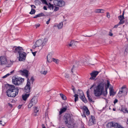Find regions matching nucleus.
I'll return each instance as SVG.
<instances>
[{
	"instance_id": "e433bc0d",
	"label": "nucleus",
	"mask_w": 128,
	"mask_h": 128,
	"mask_svg": "<svg viewBox=\"0 0 128 128\" xmlns=\"http://www.w3.org/2000/svg\"><path fill=\"white\" fill-rule=\"evenodd\" d=\"M39 110L38 108V107H35L34 108V112L35 113H36L38 112Z\"/></svg>"
},
{
	"instance_id": "72a5a7b5",
	"label": "nucleus",
	"mask_w": 128,
	"mask_h": 128,
	"mask_svg": "<svg viewBox=\"0 0 128 128\" xmlns=\"http://www.w3.org/2000/svg\"><path fill=\"white\" fill-rule=\"evenodd\" d=\"M53 61L54 62L56 63L57 64H58L59 62V60L55 58H53Z\"/></svg>"
},
{
	"instance_id": "49530a36",
	"label": "nucleus",
	"mask_w": 128,
	"mask_h": 128,
	"mask_svg": "<svg viewBox=\"0 0 128 128\" xmlns=\"http://www.w3.org/2000/svg\"><path fill=\"white\" fill-rule=\"evenodd\" d=\"M46 42H45L44 41H42V46H45L46 44Z\"/></svg>"
},
{
	"instance_id": "20e7f679",
	"label": "nucleus",
	"mask_w": 128,
	"mask_h": 128,
	"mask_svg": "<svg viewBox=\"0 0 128 128\" xmlns=\"http://www.w3.org/2000/svg\"><path fill=\"white\" fill-rule=\"evenodd\" d=\"M22 47L18 46L16 47L14 51V52L17 54L19 56H26V53L24 51Z\"/></svg>"
},
{
	"instance_id": "79ce46f5",
	"label": "nucleus",
	"mask_w": 128,
	"mask_h": 128,
	"mask_svg": "<svg viewBox=\"0 0 128 128\" xmlns=\"http://www.w3.org/2000/svg\"><path fill=\"white\" fill-rule=\"evenodd\" d=\"M34 105L32 103L30 102V103H29L28 106V108H31L33 105Z\"/></svg>"
},
{
	"instance_id": "a18cd8bd",
	"label": "nucleus",
	"mask_w": 128,
	"mask_h": 128,
	"mask_svg": "<svg viewBox=\"0 0 128 128\" xmlns=\"http://www.w3.org/2000/svg\"><path fill=\"white\" fill-rule=\"evenodd\" d=\"M59 8L57 6H55V8L54 9V11H56L59 10Z\"/></svg>"
},
{
	"instance_id": "f3484780",
	"label": "nucleus",
	"mask_w": 128,
	"mask_h": 128,
	"mask_svg": "<svg viewBox=\"0 0 128 128\" xmlns=\"http://www.w3.org/2000/svg\"><path fill=\"white\" fill-rule=\"evenodd\" d=\"M42 42V40H39L36 42L35 44L37 47L41 46Z\"/></svg>"
},
{
	"instance_id": "5701e85b",
	"label": "nucleus",
	"mask_w": 128,
	"mask_h": 128,
	"mask_svg": "<svg viewBox=\"0 0 128 128\" xmlns=\"http://www.w3.org/2000/svg\"><path fill=\"white\" fill-rule=\"evenodd\" d=\"M44 15L43 13H41L38 14L36 15L35 16L33 17L34 18H36L38 17H39L42 16H44Z\"/></svg>"
},
{
	"instance_id": "37998d69",
	"label": "nucleus",
	"mask_w": 128,
	"mask_h": 128,
	"mask_svg": "<svg viewBox=\"0 0 128 128\" xmlns=\"http://www.w3.org/2000/svg\"><path fill=\"white\" fill-rule=\"evenodd\" d=\"M120 22L118 23L120 25V24H123L124 22V21L123 20H120Z\"/></svg>"
},
{
	"instance_id": "6e6d98bb",
	"label": "nucleus",
	"mask_w": 128,
	"mask_h": 128,
	"mask_svg": "<svg viewBox=\"0 0 128 128\" xmlns=\"http://www.w3.org/2000/svg\"><path fill=\"white\" fill-rule=\"evenodd\" d=\"M119 25V24H118L115 25L114 26V28H117L118 27V26Z\"/></svg>"
},
{
	"instance_id": "ea45409f",
	"label": "nucleus",
	"mask_w": 128,
	"mask_h": 128,
	"mask_svg": "<svg viewBox=\"0 0 128 128\" xmlns=\"http://www.w3.org/2000/svg\"><path fill=\"white\" fill-rule=\"evenodd\" d=\"M73 42L72 41H71L70 42V44H69V47H70L72 46H72H73L74 45V44L73 43Z\"/></svg>"
},
{
	"instance_id": "393cba45",
	"label": "nucleus",
	"mask_w": 128,
	"mask_h": 128,
	"mask_svg": "<svg viewBox=\"0 0 128 128\" xmlns=\"http://www.w3.org/2000/svg\"><path fill=\"white\" fill-rule=\"evenodd\" d=\"M53 58L52 56H47V60L49 62H52L53 61Z\"/></svg>"
},
{
	"instance_id": "a211bd4d",
	"label": "nucleus",
	"mask_w": 128,
	"mask_h": 128,
	"mask_svg": "<svg viewBox=\"0 0 128 128\" xmlns=\"http://www.w3.org/2000/svg\"><path fill=\"white\" fill-rule=\"evenodd\" d=\"M30 95V94L29 93L22 95V98L23 100L24 101H26L27 98L29 97Z\"/></svg>"
},
{
	"instance_id": "603ef678",
	"label": "nucleus",
	"mask_w": 128,
	"mask_h": 128,
	"mask_svg": "<svg viewBox=\"0 0 128 128\" xmlns=\"http://www.w3.org/2000/svg\"><path fill=\"white\" fill-rule=\"evenodd\" d=\"M50 18H49L48 20L46 22V24H48L50 23Z\"/></svg>"
},
{
	"instance_id": "f8f14e48",
	"label": "nucleus",
	"mask_w": 128,
	"mask_h": 128,
	"mask_svg": "<svg viewBox=\"0 0 128 128\" xmlns=\"http://www.w3.org/2000/svg\"><path fill=\"white\" fill-rule=\"evenodd\" d=\"M96 124L95 119L94 116H92L88 124L89 126H91Z\"/></svg>"
},
{
	"instance_id": "c03bdc74",
	"label": "nucleus",
	"mask_w": 128,
	"mask_h": 128,
	"mask_svg": "<svg viewBox=\"0 0 128 128\" xmlns=\"http://www.w3.org/2000/svg\"><path fill=\"white\" fill-rule=\"evenodd\" d=\"M86 113V114L87 115H88L90 114V111L88 110H86L85 111V112Z\"/></svg>"
},
{
	"instance_id": "0eeeda50",
	"label": "nucleus",
	"mask_w": 128,
	"mask_h": 128,
	"mask_svg": "<svg viewBox=\"0 0 128 128\" xmlns=\"http://www.w3.org/2000/svg\"><path fill=\"white\" fill-rule=\"evenodd\" d=\"M119 124L113 122H108L106 125L107 128H118Z\"/></svg>"
},
{
	"instance_id": "4d7b16f0",
	"label": "nucleus",
	"mask_w": 128,
	"mask_h": 128,
	"mask_svg": "<svg viewBox=\"0 0 128 128\" xmlns=\"http://www.w3.org/2000/svg\"><path fill=\"white\" fill-rule=\"evenodd\" d=\"M31 7L32 9H33V8H36V6L34 5H32L31 6Z\"/></svg>"
},
{
	"instance_id": "4c0bfd02",
	"label": "nucleus",
	"mask_w": 128,
	"mask_h": 128,
	"mask_svg": "<svg viewBox=\"0 0 128 128\" xmlns=\"http://www.w3.org/2000/svg\"><path fill=\"white\" fill-rule=\"evenodd\" d=\"M114 92L112 90V89H110V95L111 96L112 95H114Z\"/></svg>"
},
{
	"instance_id": "7ed1b4c3",
	"label": "nucleus",
	"mask_w": 128,
	"mask_h": 128,
	"mask_svg": "<svg viewBox=\"0 0 128 128\" xmlns=\"http://www.w3.org/2000/svg\"><path fill=\"white\" fill-rule=\"evenodd\" d=\"M24 78L21 77H18L16 76L12 78V82L13 84L16 85H18L23 82Z\"/></svg>"
},
{
	"instance_id": "473e14b6",
	"label": "nucleus",
	"mask_w": 128,
	"mask_h": 128,
	"mask_svg": "<svg viewBox=\"0 0 128 128\" xmlns=\"http://www.w3.org/2000/svg\"><path fill=\"white\" fill-rule=\"evenodd\" d=\"M36 10L34 9H33L32 8L31 11L29 13L31 14H34L36 12Z\"/></svg>"
},
{
	"instance_id": "774afa93",
	"label": "nucleus",
	"mask_w": 128,
	"mask_h": 128,
	"mask_svg": "<svg viewBox=\"0 0 128 128\" xmlns=\"http://www.w3.org/2000/svg\"><path fill=\"white\" fill-rule=\"evenodd\" d=\"M118 128H124L122 126H121L119 125L118 127Z\"/></svg>"
},
{
	"instance_id": "c85d7f7f",
	"label": "nucleus",
	"mask_w": 128,
	"mask_h": 128,
	"mask_svg": "<svg viewBox=\"0 0 128 128\" xmlns=\"http://www.w3.org/2000/svg\"><path fill=\"white\" fill-rule=\"evenodd\" d=\"M48 6V7L49 8L50 10H53L54 8V6L53 5H52L50 3L48 4V5H47Z\"/></svg>"
},
{
	"instance_id": "052dcab7",
	"label": "nucleus",
	"mask_w": 128,
	"mask_h": 128,
	"mask_svg": "<svg viewBox=\"0 0 128 128\" xmlns=\"http://www.w3.org/2000/svg\"><path fill=\"white\" fill-rule=\"evenodd\" d=\"M43 8L44 10H47V8H46V6H44L43 7Z\"/></svg>"
},
{
	"instance_id": "bb28decb",
	"label": "nucleus",
	"mask_w": 128,
	"mask_h": 128,
	"mask_svg": "<svg viewBox=\"0 0 128 128\" xmlns=\"http://www.w3.org/2000/svg\"><path fill=\"white\" fill-rule=\"evenodd\" d=\"M124 11H123V12L122 15H120L118 16V18L119 20H123L124 19Z\"/></svg>"
},
{
	"instance_id": "0e129e2a",
	"label": "nucleus",
	"mask_w": 128,
	"mask_h": 128,
	"mask_svg": "<svg viewBox=\"0 0 128 128\" xmlns=\"http://www.w3.org/2000/svg\"><path fill=\"white\" fill-rule=\"evenodd\" d=\"M30 80L32 81V82H33L34 80V79L33 78V77H32Z\"/></svg>"
},
{
	"instance_id": "e2e57ef3",
	"label": "nucleus",
	"mask_w": 128,
	"mask_h": 128,
	"mask_svg": "<svg viewBox=\"0 0 128 128\" xmlns=\"http://www.w3.org/2000/svg\"><path fill=\"white\" fill-rule=\"evenodd\" d=\"M109 35L111 36H112L113 35V34L112 33L110 32L109 34Z\"/></svg>"
},
{
	"instance_id": "09e8293b",
	"label": "nucleus",
	"mask_w": 128,
	"mask_h": 128,
	"mask_svg": "<svg viewBox=\"0 0 128 128\" xmlns=\"http://www.w3.org/2000/svg\"><path fill=\"white\" fill-rule=\"evenodd\" d=\"M10 75V74H6V75L2 77V78H6L8 76H9Z\"/></svg>"
},
{
	"instance_id": "680f3d73",
	"label": "nucleus",
	"mask_w": 128,
	"mask_h": 128,
	"mask_svg": "<svg viewBox=\"0 0 128 128\" xmlns=\"http://www.w3.org/2000/svg\"><path fill=\"white\" fill-rule=\"evenodd\" d=\"M8 104L10 107L12 108V105L11 104H10L9 103H8Z\"/></svg>"
},
{
	"instance_id": "4468645a",
	"label": "nucleus",
	"mask_w": 128,
	"mask_h": 128,
	"mask_svg": "<svg viewBox=\"0 0 128 128\" xmlns=\"http://www.w3.org/2000/svg\"><path fill=\"white\" fill-rule=\"evenodd\" d=\"M75 124V123L72 120L71 121H70L69 123H68L66 125L69 128H74Z\"/></svg>"
},
{
	"instance_id": "864d4df0",
	"label": "nucleus",
	"mask_w": 128,
	"mask_h": 128,
	"mask_svg": "<svg viewBox=\"0 0 128 128\" xmlns=\"http://www.w3.org/2000/svg\"><path fill=\"white\" fill-rule=\"evenodd\" d=\"M40 26V24H37L35 25V26L36 28L39 27Z\"/></svg>"
},
{
	"instance_id": "338daca9",
	"label": "nucleus",
	"mask_w": 128,
	"mask_h": 128,
	"mask_svg": "<svg viewBox=\"0 0 128 128\" xmlns=\"http://www.w3.org/2000/svg\"><path fill=\"white\" fill-rule=\"evenodd\" d=\"M42 128H46L44 124H42Z\"/></svg>"
},
{
	"instance_id": "412c9836",
	"label": "nucleus",
	"mask_w": 128,
	"mask_h": 128,
	"mask_svg": "<svg viewBox=\"0 0 128 128\" xmlns=\"http://www.w3.org/2000/svg\"><path fill=\"white\" fill-rule=\"evenodd\" d=\"M104 10L102 9H97L95 11V12L96 13H103L104 12Z\"/></svg>"
},
{
	"instance_id": "9d476101",
	"label": "nucleus",
	"mask_w": 128,
	"mask_h": 128,
	"mask_svg": "<svg viewBox=\"0 0 128 128\" xmlns=\"http://www.w3.org/2000/svg\"><path fill=\"white\" fill-rule=\"evenodd\" d=\"M80 98L81 100L85 103L87 102V101L85 98L84 93L82 91L80 90Z\"/></svg>"
},
{
	"instance_id": "f257e3e1",
	"label": "nucleus",
	"mask_w": 128,
	"mask_h": 128,
	"mask_svg": "<svg viewBox=\"0 0 128 128\" xmlns=\"http://www.w3.org/2000/svg\"><path fill=\"white\" fill-rule=\"evenodd\" d=\"M104 83L101 82L98 84V86L94 88V93L95 96L99 97L102 94L104 96H106L107 94L108 88H105V92H103L104 90Z\"/></svg>"
},
{
	"instance_id": "8fccbe9b",
	"label": "nucleus",
	"mask_w": 128,
	"mask_h": 128,
	"mask_svg": "<svg viewBox=\"0 0 128 128\" xmlns=\"http://www.w3.org/2000/svg\"><path fill=\"white\" fill-rule=\"evenodd\" d=\"M106 14L107 17L108 18H109L110 17L109 13L108 12H107L106 13Z\"/></svg>"
},
{
	"instance_id": "13d9d810",
	"label": "nucleus",
	"mask_w": 128,
	"mask_h": 128,
	"mask_svg": "<svg viewBox=\"0 0 128 128\" xmlns=\"http://www.w3.org/2000/svg\"><path fill=\"white\" fill-rule=\"evenodd\" d=\"M36 52H32V54H33V55L34 56H35L36 55Z\"/></svg>"
},
{
	"instance_id": "9b49d317",
	"label": "nucleus",
	"mask_w": 128,
	"mask_h": 128,
	"mask_svg": "<svg viewBox=\"0 0 128 128\" xmlns=\"http://www.w3.org/2000/svg\"><path fill=\"white\" fill-rule=\"evenodd\" d=\"M7 62L6 56H0V64H6Z\"/></svg>"
},
{
	"instance_id": "c756f323",
	"label": "nucleus",
	"mask_w": 128,
	"mask_h": 128,
	"mask_svg": "<svg viewBox=\"0 0 128 128\" xmlns=\"http://www.w3.org/2000/svg\"><path fill=\"white\" fill-rule=\"evenodd\" d=\"M63 26V23L62 22L60 23L58 25L57 27L59 29L62 28Z\"/></svg>"
},
{
	"instance_id": "4be33fe9",
	"label": "nucleus",
	"mask_w": 128,
	"mask_h": 128,
	"mask_svg": "<svg viewBox=\"0 0 128 128\" xmlns=\"http://www.w3.org/2000/svg\"><path fill=\"white\" fill-rule=\"evenodd\" d=\"M26 56H19L18 57V60L20 61H24L26 59Z\"/></svg>"
},
{
	"instance_id": "de8ad7c7",
	"label": "nucleus",
	"mask_w": 128,
	"mask_h": 128,
	"mask_svg": "<svg viewBox=\"0 0 128 128\" xmlns=\"http://www.w3.org/2000/svg\"><path fill=\"white\" fill-rule=\"evenodd\" d=\"M125 51L126 52H128V44H127L126 48L125 49Z\"/></svg>"
},
{
	"instance_id": "423d86ee",
	"label": "nucleus",
	"mask_w": 128,
	"mask_h": 128,
	"mask_svg": "<svg viewBox=\"0 0 128 128\" xmlns=\"http://www.w3.org/2000/svg\"><path fill=\"white\" fill-rule=\"evenodd\" d=\"M30 80L29 78H28L26 86L25 87V89L24 91L26 93H29L30 92L31 90V89L30 86Z\"/></svg>"
},
{
	"instance_id": "a878e982",
	"label": "nucleus",
	"mask_w": 128,
	"mask_h": 128,
	"mask_svg": "<svg viewBox=\"0 0 128 128\" xmlns=\"http://www.w3.org/2000/svg\"><path fill=\"white\" fill-rule=\"evenodd\" d=\"M47 72V70H45L44 68H42V70L40 71V73L41 74L44 75H46Z\"/></svg>"
},
{
	"instance_id": "3c124183",
	"label": "nucleus",
	"mask_w": 128,
	"mask_h": 128,
	"mask_svg": "<svg viewBox=\"0 0 128 128\" xmlns=\"http://www.w3.org/2000/svg\"><path fill=\"white\" fill-rule=\"evenodd\" d=\"M118 100L116 99H115L114 102V104H115L118 102Z\"/></svg>"
},
{
	"instance_id": "f03ea898",
	"label": "nucleus",
	"mask_w": 128,
	"mask_h": 128,
	"mask_svg": "<svg viewBox=\"0 0 128 128\" xmlns=\"http://www.w3.org/2000/svg\"><path fill=\"white\" fill-rule=\"evenodd\" d=\"M19 89L14 85L8 84L6 93L9 97L14 98L18 94Z\"/></svg>"
},
{
	"instance_id": "dca6fc26",
	"label": "nucleus",
	"mask_w": 128,
	"mask_h": 128,
	"mask_svg": "<svg viewBox=\"0 0 128 128\" xmlns=\"http://www.w3.org/2000/svg\"><path fill=\"white\" fill-rule=\"evenodd\" d=\"M121 90L122 91L124 94H126V95L127 92V90L125 86H124L122 87Z\"/></svg>"
},
{
	"instance_id": "c9c22d12",
	"label": "nucleus",
	"mask_w": 128,
	"mask_h": 128,
	"mask_svg": "<svg viewBox=\"0 0 128 128\" xmlns=\"http://www.w3.org/2000/svg\"><path fill=\"white\" fill-rule=\"evenodd\" d=\"M40 0L43 4H44L46 5H48V4L46 0Z\"/></svg>"
},
{
	"instance_id": "2eb2a0df",
	"label": "nucleus",
	"mask_w": 128,
	"mask_h": 128,
	"mask_svg": "<svg viewBox=\"0 0 128 128\" xmlns=\"http://www.w3.org/2000/svg\"><path fill=\"white\" fill-rule=\"evenodd\" d=\"M30 102L34 105H35L38 102L37 98L36 97H34L32 99Z\"/></svg>"
},
{
	"instance_id": "cd10ccee",
	"label": "nucleus",
	"mask_w": 128,
	"mask_h": 128,
	"mask_svg": "<svg viewBox=\"0 0 128 128\" xmlns=\"http://www.w3.org/2000/svg\"><path fill=\"white\" fill-rule=\"evenodd\" d=\"M124 92H122V91L121 90L120 91L118 94V96L119 97H121L123 95H124V94H123Z\"/></svg>"
},
{
	"instance_id": "aec40b11",
	"label": "nucleus",
	"mask_w": 128,
	"mask_h": 128,
	"mask_svg": "<svg viewBox=\"0 0 128 128\" xmlns=\"http://www.w3.org/2000/svg\"><path fill=\"white\" fill-rule=\"evenodd\" d=\"M67 106H66L65 107L61 108L59 112L60 114H62V113L65 112L67 109Z\"/></svg>"
},
{
	"instance_id": "bf43d9fd",
	"label": "nucleus",
	"mask_w": 128,
	"mask_h": 128,
	"mask_svg": "<svg viewBox=\"0 0 128 128\" xmlns=\"http://www.w3.org/2000/svg\"><path fill=\"white\" fill-rule=\"evenodd\" d=\"M61 114H60V113L59 112V114L58 115V116L59 117V118L60 119V118H61L62 116Z\"/></svg>"
},
{
	"instance_id": "6e6552de",
	"label": "nucleus",
	"mask_w": 128,
	"mask_h": 128,
	"mask_svg": "<svg viewBox=\"0 0 128 128\" xmlns=\"http://www.w3.org/2000/svg\"><path fill=\"white\" fill-rule=\"evenodd\" d=\"M54 3L55 6L61 7L64 6L65 4L64 1L61 0H55L54 1Z\"/></svg>"
},
{
	"instance_id": "5fc2aeb1",
	"label": "nucleus",
	"mask_w": 128,
	"mask_h": 128,
	"mask_svg": "<svg viewBox=\"0 0 128 128\" xmlns=\"http://www.w3.org/2000/svg\"><path fill=\"white\" fill-rule=\"evenodd\" d=\"M43 41L46 42L48 41V39L46 38H45L44 40Z\"/></svg>"
},
{
	"instance_id": "ddd939ff",
	"label": "nucleus",
	"mask_w": 128,
	"mask_h": 128,
	"mask_svg": "<svg viewBox=\"0 0 128 128\" xmlns=\"http://www.w3.org/2000/svg\"><path fill=\"white\" fill-rule=\"evenodd\" d=\"M19 72L20 73L21 75L25 76L26 78L28 77V71L27 70H20L19 71Z\"/></svg>"
},
{
	"instance_id": "2f4dec72",
	"label": "nucleus",
	"mask_w": 128,
	"mask_h": 128,
	"mask_svg": "<svg viewBox=\"0 0 128 128\" xmlns=\"http://www.w3.org/2000/svg\"><path fill=\"white\" fill-rule=\"evenodd\" d=\"M78 95L77 94H75L74 96V97H75L74 101L75 102H76V101H77L78 100Z\"/></svg>"
},
{
	"instance_id": "69168bd1",
	"label": "nucleus",
	"mask_w": 128,
	"mask_h": 128,
	"mask_svg": "<svg viewBox=\"0 0 128 128\" xmlns=\"http://www.w3.org/2000/svg\"><path fill=\"white\" fill-rule=\"evenodd\" d=\"M22 105H19L18 106V109H20L21 108V107L22 106Z\"/></svg>"
},
{
	"instance_id": "58836bf2",
	"label": "nucleus",
	"mask_w": 128,
	"mask_h": 128,
	"mask_svg": "<svg viewBox=\"0 0 128 128\" xmlns=\"http://www.w3.org/2000/svg\"><path fill=\"white\" fill-rule=\"evenodd\" d=\"M54 52H49L47 56H52L54 55Z\"/></svg>"
},
{
	"instance_id": "b1692460",
	"label": "nucleus",
	"mask_w": 128,
	"mask_h": 128,
	"mask_svg": "<svg viewBox=\"0 0 128 128\" xmlns=\"http://www.w3.org/2000/svg\"><path fill=\"white\" fill-rule=\"evenodd\" d=\"M121 111L122 112L124 113H127L128 110L127 108L122 107L121 108Z\"/></svg>"
},
{
	"instance_id": "7c9ffc66",
	"label": "nucleus",
	"mask_w": 128,
	"mask_h": 128,
	"mask_svg": "<svg viewBox=\"0 0 128 128\" xmlns=\"http://www.w3.org/2000/svg\"><path fill=\"white\" fill-rule=\"evenodd\" d=\"M60 94V97L63 100H66V97L65 95L62 94Z\"/></svg>"
},
{
	"instance_id": "1a4fd4ad",
	"label": "nucleus",
	"mask_w": 128,
	"mask_h": 128,
	"mask_svg": "<svg viewBox=\"0 0 128 128\" xmlns=\"http://www.w3.org/2000/svg\"><path fill=\"white\" fill-rule=\"evenodd\" d=\"M99 72L98 71H94L90 74L91 77L90 78V79L92 80H94L98 75Z\"/></svg>"
},
{
	"instance_id": "f704fd0d",
	"label": "nucleus",
	"mask_w": 128,
	"mask_h": 128,
	"mask_svg": "<svg viewBox=\"0 0 128 128\" xmlns=\"http://www.w3.org/2000/svg\"><path fill=\"white\" fill-rule=\"evenodd\" d=\"M110 85V82L108 81H107L106 85L105 86V88H108L109 87Z\"/></svg>"
},
{
	"instance_id": "39448f33",
	"label": "nucleus",
	"mask_w": 128,
	"mask_h": 128,
	"mask_svg": "<svg viewBox=\"0 0 128 128\" xmlns=\"http://www.w3.org/2000/svg\"><path fill=\"white\" fill-rule=\"evenodd\" d=\"M72 115L68 113H66L63 117V121L64 123L65 124H68L70 123V121L72 120Z\"/></svg>"
},
{
	"instance_id": "6ab92c4d",
	"label": "nucleus",
	"mask_w": 128,
	"mask_h": 128,
	"mask_svg": "<svg viewBox=\"0 0 128 128\" xmlns=\"http://www.w3.org/2000/svg\"><path fill=\"white\" fill-rule=\"evenodd\" d=\"M89 93L90 91L89 90H88L86 92L87 96L89 101L91 102H92V99L89 94Z\"/></svg>"
},
{
	"instance_id": "a19ab883",
	"label": "nucleus",
	"mask_w": 128,
	"mask_h": 128,
	"mask_svg": "<svg viewBox=\"0 0 128 128\" xmlns=\"http://www.w3.org/2000/svg\"><path fill=\"white\" fill-rule=\"evenodd\" d=\"M83 109L84 111V112H85V111L86 110H88L87 106H84L83 107Z\"/></svg>"
}]
</instances>
